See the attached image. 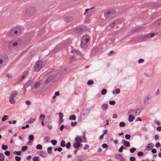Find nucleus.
<instances>
[{
	"instance_id": "obj_60",
	"label": "nucleus",
	"mask_w": 161,
	"mask_h": 161,
	"mask_svg": "<svg viewBox=\"0 0 161 161\" xmlns=\"http://www.w3.org/2000/svg\"><path fill=\"white\" fill-rule=\"evenodd\" d=\"M160 92L159 89H158L156 92L155 93V95L156 96L158 95L159 94Z\"/></svg>"
},
{
	"instance_id": "obj_63",
	"label": "nucleus",
	"mask_w": 161,
	"mask_h": 161,
	"mask_svg": "<svg viewBox=\"0 0 161 161\" xmlns=\"http://www.w3.org/2000/svg\"><path fill=\"white\" fill-rule=\"evenodd\" d=\"M152 152L153 153H156L157 151L155 149H153L152 150Z\"/></svg>"
},
{
	"instance_id": "obj_37",
	"label": "nucleus",
	"mask_w": 161,
	"mask_h": 161,
	"mask_svg": "<svg viewBox=\"0 0 161 161\" xmlns=\"http://www.w3.org/2000/svg\"><path fill=\"white\" fill-rule=\"evenodd\" d=\"M137 154L139 156H142L143 155V153L142 151H139L137 153Z\"/></svg>"
},
{
	"instance_id": "obj_46",
	"label": "nucleus",
	"mask_w": 161,
	"mask_h": 161,
	"mask_svg": "<svg viewBox=\"0 0 161 161\" xmlns=\"http://www.w3.org/2000/svg\"><path fill=\"white\" fill-rule=\"evenodd\" d=\"M115 102L113 100L109 102V104L111 105H114L115 104Z\"/></svg>"
},
{
	"instance_id": "obj_17",
	"label": "nucleus",
	"mask_w": 161,
	"mask_h": 161,
	"mask_svg": "<svg viewBox=\"0 0 161 161\" xmlns=\"http://www.w3.org/2000/svg\"><path fill=\"white\" fill-rule=\"evenodd\" d=\"M40 81H38L35 82L34 84V88L36 89L39 87L40 84Z\"/></svg>"
},
{
	"instance_id": "obj_3",
	"label": "nucleus",
	"mask_w": 161,
	"mask_h": 161,
	"mask_svg": "<svg viewBox=\"0 0 161 161\" xmlns=\"http://www.w3.org/2000/svg\"><path fill=\"white\" fill-rule=\"evenodd\" d=\"M21 44V41L19 40L16 42L11 41L8 42V47L10 49H13L14 47H16L20 46Z\"/></svg>"
},
{
	"instance_id": "obj_55",
	"label": "nucleus",
	"mask_w": 161,
	"mask_h": 161,
	"mask_svg": "<svg viewBox=\"0 0 161 161\" xmlns=\"http://www.w3.org/2000/svg\"><path fill=\"white\" fill-rule=\"evenodd\" d=\"M51 77H49L45 81V83H47L49 81L51 80Z\"/></svg>"
},
{
	"instance_id": "obj_28",
	"label": "nucleus",
	"mask_w": 161,
	"mask_h": 161,
	"mask_svg": "<svg viewBox=\"0 0 161 161\" xmlns=\"http://www.w3.org/2000/svg\"><path fill=\"white\" fill-rule=\"evenodd\" d=\"M60 95L59 92L58 91L56 92L53 96V98L54 99L55 98L56 96H58Z\"/></svg>"
},
{
	"instance_id": "obj_1",
	"label": "nucleus",
	"mask_w": 161,
	"mask_h": 161,
	"mask_svg": "<svg viewBox=\"0 0 161 161\" xmlns=\"http://www.w3.org/2000/svg\"><path fill=\"white\" fill-rule=\"evenodd\" d=\"M90 42L89 37L87 35H85L81 39V46L84 48H86Z\"/></svg>"
},
{
	"instance_id": "obj_53",
	"label": "nucleus",
	"mask_w": 161,
	"mask_h": 161,
	"mask_svg": "<svg viewBox=\"0 0 161 161\" xmlns=\"http://www.w3.org/2000/svg\"><path fill=\"white\" fill-rule=\"evenodd\" d=\"M25 103L26 104L28 105H30L31 103V102L28 100L26 101Z\"/></svg>"
},
{
	"instance_id": "obj_27",
	"label": "nucleus",
	"mask_w": 161,
	"mask_h": 161,
	"mask_svg": "<svg viewBox=\"0 0 161 161\" xmlns=\"http://www.w3.org/2000/svg\"><path fill=\"white\" fill-rule=\"evenodd\" d=\"M4 156L3 154L0 153V161H3L4 160Z\"/></svg>"
},
{
	"instance_id": "obj_9",
	"label": "nucleus",
	"mask_w": 161,
	"mask_h": 161,
	"mask_svg": "<svg viewBox=\"0 0 161 161\" xmlns=\"http://www.w3.org/2000/svg\"><path fill=\"white\" fill-rule=\"evenodd\" d=\"M140 112V110L139 109H136L135 110H131L129 111L128 113L134 116H137L138 115Z\"/></svg>"
},
{
	"instance_id": "obj_39",
	"label": "nucleus",
	"mask_w": 161,
	"mask_h": 161,
	"mask_svg": "<svg viewBox=\"0 0 161 161\" xmlns=\"http://www.w3.org/2000/svg\"><path fill=\"white\" fill-rule=\"evenodd\" d=\"M27 149V146H23L22 147L21 150L23 151H25Z\"/></svg>"
},
{
	"instance_id": "obj_32",
	"label": "nucleus",
	"mask_w": 161,
	"mask_h": 161,
	"mask_svg": "<svg viewBox=\"0 0 161 161\" xmlns=\"http://www.w3.org/2000/svg\"><path fill=\"white\" fill-rule=\"evenodd\" d=\"M107 90L105 89H103L101 92V93L103 95H104L107 93Z\"/></svg>"
},
{
	"instance_id": "obj_18",
	"label": "nucleus",
	"mask_w": 161,
	"mask_h": 161,
	"mask_svg": "<svg viewBox=\"0 0 161 161\" xmlns=\"http://www.w3.org/2000/svg\"><path fill=\"white\" fill-rule=\"evenodd\" d=\"M81 144V143H78L75 142V143L74 144L73 146L75 148L78 149L80 147Z\"/></svg>"
},
{
	"instance_id": "obj_35",
	"label": "nucleus",
	"mask_w": 161,
	"mask_h": 161,
	"mask_svg": "<svg viewBox=\"0 0 161 161\" xmlns=\"http://www.w3.org/2000/svg\"><path fill=\"white\" fill-rule=\"evenodd\" d=\"M51 143L53 145H55L57 142V141L55 140H53L51 141Z\"/></svg>"
},
{
	"instance_id": "obj_45",
	"label": "nucleus",
	"mask_w": 161,
	"mask_h": 161,
	"mask_svg": "<svg viewBox=\"0 0 161 161\" xmlns=\"http://www.w3.org/2000/svg\"><path fill=\"white\" fill-rule=\"evenodd\" d=\"M2 148L4 150H6L8 148V146L6 145H2Z\"/></svg>"
},
{
	"instance_id": "obj_12",
	"label": "nucleus",
	"mask_w": 161,
	"mask_h": 161,
	"mask_svg": "<svg viewBox=\"0 0 161 161\" xmlns=\"http://www.w3.org/2000/svg\"><path fill=\"white\" fill-rule=\"evenodd\" d=\"M115 157L116 158L119 160L120 161H125L124 158L120 153L116 154Z\"/></svg>"
},
{
	"instance_id": "obj_59",
	"label": "nucleus",
	"mask_w": 161,
	"mask_h": 161,
	"mask_svg": "<svg viewBox=\"0 0 161 161\" xmlns=\"http://www.w3.org/2000/svg\"><path fill=\"white\" fill-rule=\"evenodd\" d=\"M58 115L60 118H63V114L61 113H58Z\"/></svg>"
},
{
	"instance_id": "obj_14",
	"label": "nucleus",
	"mask_w": 161,
	"mask_h": 161,
	"mask_svg": "<svg viewBox=\"0 0 161 161\" xmlns=\"http://www.w3.org/2000/svg\"><path fill=\"white\" fill-rule=\"evenodd\" d=\"M28 71L27 70L25 71L22 74L21 79H19V81H21L23 79H24L27 75Z\"/></svg>"
},
{
	"instance_id": "obj_50",
	"label": "nucleus",
	"mask_w": 161,
	"mask_h": 161,
	"mask_svg": "<svg viewBox=\"0 0 161 161\" xmlns=\"http://www.w3.org/2000/svg\"><path fill=\"white\" fill-rule=\"evenodd\" d=\"M45 118V116L43 114H41L39 117L40 119H43L44 120V119Z\"/></svg>"
},
{
	"instance_id": "obj_51",
	"label": "nucleus",
	"mask_w": 161,
	"mask_h": 161,
	"mask_svg": "<svg viewBox=\"0 0 161 161\" xmlns=\"http://www.w3.org/2000/svg\"><path fill=\"white\" fill-rule=\"evenodd\" d=\"M71 125L72 126H75L77 125V122H72L71 123Z\"/></svg>"
},
{
	"instance_id": "obj_40",
	"label": "nucleus",
	"mask_w": 161,
	"mask_h": 161,
	"mask_svg": "<svg viewBox=\"0 0 161 161\" xmlns=\"http://www.w3.org/2000/svg\"><path fill=\"white\" fill-rule=\"evenodd\" d=\"M93 82H94V81L93 80H90L88 81V82H87V84L88 85H90L93 84Z\"/></svg>"
},
{
	"instance_id": "obj_44",
	"label": "nucleus",
	"mask_w": 161,
	"mask_h": 161,
	"mask_svg": "<svg viewBox=\"0 0 161 161\" xmlns=\"http://www.w3.org/2000/svg\"><path fill=\"white\" fill-rule=\"evenodd\" d=\"M130 138V136L129 134H126L125 135V138L127 140L129 139Z\"/></svg>"
},
{
	"instance_id": "obj_41",
	"label": "nucleus",
	"mask_w": 161,
	"mask_h": 161,
	"mask_svg": "<svg viewBox=\"0 0 161 161\" xmlns=\"http://www.w3.org/2000/svg\"><path fill=\"white\" fill-rule=\"evenodd\" d=\"M125 125V123L123 122H121L119 124V126L121 127L124 126Z\"/></svg>"
},
{
	"instance_id": "obj_26",
	"label": "nucleus",
	"mask_w": 161,
	"mask_h": 161,
	"mask_svg": "<svg viewBox=\"0 0 161 161\" xmlns=\"http://www.w3.org/2000/svg\"><path fill=\"white\" fill-rule=\"evenodd\" d=\"M81 31V29L80 28H77L75 29L74 30V32L75 33H78L80 32Z\"/></svg>"
},
{
	"instance_id": "obj_21",
	"label": "nucleus",
	"mask_w": 161,
	"mask_h": 161,
	"mask_svg": "<svg viewBox=\"0 0 161 161\" xmlns=\"http://www.w3.org/2000/svg\"><path fill=\"white\" fill-rule=\"evenodd\" d=\"M120 90L119 89L117 88L114 90L113 92L112 93L113 94H118L120 93Z\"/></svg>"
},
{
	"instance_id": "obj_20",
	"label": "nucleus",
	"mask_w": 161,
	"mask_h": 161,
	"mask_svg": "<svg viewBox=\"0 0 161 161\" xmlns=\"http://www.w3.org/2000/svg\"><path fill=\"white\" fill-rule=\"evenodd\" d=\"M108 108V105L106 104H103L102 106V109L103 110H106Z\"/></svg>"
},
{
	"instance_id": "obj_49",
	"label": "nucleus",
	"mask_w": 161,
	"mask_h": 161,
	"mask_svg": "<svg viewBox=\"0 0 161 161\" xmlns=\"http://www.w3.org/2000/svg\"><path fill=\"white\" fill-rule=\"evenodd\" d=\"M124 148V147L123 146H121L120 147L119 149V151L120 152H122Z\"/></svg>"
},
{
	"instance_id": "obj_5",
	"label": "nucleus",
	"mask_w": 161,
	"mask_h": 161,
	"mask_svg": "<svg viewBox=\"0 0 161 161\" xmlns=\"http://www.w3.org/2000/svg\"><path fill=\"white\" fill-rule=\"evenodd\" d=\"M18 92L15 91L13 92L10 95L9 98V102L11 104H14L16 102L14 97L18 94Z\"/></svg>"
},
{
	"instance_id": "obj_34",
	"label": "nucleus",
	"mask_w": 161,
	"mask_h": 161,
	"mask_svg": "<svg viewBox=\"0 0 161 161\" xmlns=\"http://www.w3.org/2000/svg\"><path fill=\"white\" fill-rule=\"evenodd\" d=\"M42 148V146L40 144H38L36 146V148L37 149H41Z\"/></svg>"
},
{
	"instance_id": "obj_64",
	"label": "nucleus",
	"mask_w": 161,
	"mask_h": 161,
	"mask_svg": "<svg viewBox=\"0 0 161 161\" xmlns=\"http://www.w3.org/2000/svg\"><path fill=\"white\" fill-rule=\"evenodd\" d=\"M154 139L156 140H158L159 139L158 136L157 135H155V136H154Z\"/></svg>"
},
{
	"instance_id": "obj_6",
	"label": "nucleus",
	"mask_w": 161,
	"mask_h": 161,
	"mask_svg": "<svg viewBox=\"0 0 161 161\" xmlns=\"http://www.w3.org/2000/svg\"><path fill=\"white\" fill-rule=\"evenodd\" d=\"M157 35V33L156 32L155 33H150L146 35L142 36L141 38L143 40H146L150 39Z\"/></svg>"
},
{
	"instance_id": "obj_33",
	"label": "nucleus",
	"mask_w": 161,
	"mask_h": 161,
	"mask_svg": "<svg viewBox=\"0 0 161 161\" xmlns=\"http://www.w3.org/2000/svg\"><path fill=\"white\" fill-rule=\"evenodd\" d=\"M29 141L33 140L34 139V136L32 135H30L29 136Z\"/></svg>"
},
{
	"instance_id": "obj_47",
	"label": "nucleus",
	"mask_w": 161,
	"mask_h": 161,
	"mask_svg": "<svg viewBox=\"0 0 161 161\" xmlns=\"http://www.w3.org/2000/svg\"><path fill=\"white\" fill-rule=\"evenodd\" d=\"M14 154H16L18 155H20L21 154V151H14L13 152Z\"/></svg>"
},
{
	"instance_id": "obj_48",
	"label": "nucleus",
	"mask_w": 161,
	"mask_h": 161,
	"mask_svg": "<svg viewBox=\"0 0 161 161\" xmlns=\"http://www.w3.org/2000/svg\"><path fill=\"white\" fill-rule=\"evenodd\" d=\"M15 159L16 161H20L21 158L20 157L16 156L15 157Z\"/></svg>"
},
{
	"instance_id": "obj_10",
	"label": "nucleus",
	"mask_w": 161,
	"mask_h": 161,
	"mask_svg": "<svg viewBox=\"0 0 161 161\" xmlns=\"http://www.w3.org/2000/svg\"><path fill=\"white\" fill-rule=\"evenodd\" d=\"M90 112L89 109L85 108L83 109L80 113L81 115L84 117H86Z\"/></svg>"
},
{
	"instance_id": "obj_29",
	"label": "nucleus",
	"mask_w": 161,
	"mask_h": 161,
	"mask_svg": "<svg viewBox=\"0 0 161 161\" xmlns=\"http://www.w3.org/2000/svg\"><path fill=\"white\" fill-rule=\"evenodd\" d=\"M52 147H49L47 148V152L48 153L51 154L52 152Z\"/></svg>"
},
{
	"instance_id": "obj_42",
	"label": "nucleus",
	"mask_w": 161,
	"mask_h": 161,
	"mask_svg": "<svg viewBox=\"0 0 161 161\" xmlns=\"http://www.w3.org/2000/svg\"><path fill=\"white\" fill-rule=\"evenodd\" d=\"M136 150V148H135V147H133V148H131L130 149V153H133Z\"/></svg>"
},
{
	"instance_id": "obj_7",
	"label": "nucleus",
	"mask_w": 161,
	"mask_h": 161,
	"mask_svg": "<svg viewBox=\"0 0 161 161\" xmlns=\"http://www.w3.org/2000/svg\"><path fill=\"white\" fill-rule=\"evenodd\" d=\"M117 13V9H113L110 10L104 14L105 17L108 18L111 15H114Z\"/></svg>"
},
{
	"instance_id": "obj_56",
	"label": "nucleus",
	"mask_w": 161,
	"mask_h": 161,
	"mask_svg": "<svg viewBox=\"0 0 161 161\" xmlns=\"http://www.w3.org/2000/svg\"><path fill=\"white\" fill-rule=\"evenodd\" d=\"M29 127L28 125H26L25 126H23L22 127V129H24L25 128H28Z\"/></svg>"
},
{
	"instance_id": "obj_15",
	"label": "nucleus",
	"mask_w": 161,
	"mask_h": 161,
	"mask_svg": "<svg viewBox=\"0 0 161 161\" xmlns=\"http://www.w3.org/2000/svg\"><path fill=\"white\" fill-rule=\"evenodd\" d=\"M75 141L76 142L80 143L82 142V140L81 137L78 136L75 138Z\"/></svg>"
},
{
	"instance_id": "obj_57",
	"label": "nucleus",
	"mask_w": 161,
	"mask_h": 161,
	"mask_svg": "<svg viewBox=\"0 0 161 161\" xmlns=\"http://www.w3.org/2000/svg\"><path fill=\"white\" fill-rule=\"evenodd\" d=\"M89 146L87 144H85L83 147V149H86L88 148Z\"/></svg>"
},
{
	"instance_id": "obj_31",
	"label": "nucleus",
	"mask_w": 161,
	"mask_h": 161,
	"mask_svg": "<svg viewBox=\"0 0 161 161\" xmlns=\"http://www.w3.org/2000/svg\"><path fill=\"white\" fill-rule=\"evenodd\" d=\"M70 120H75L76 119V116L75 115H72L70 116L69 117Z\"/></svg>"
},
{
	"instance_id": "obj_2",
	"label": "nucleus",
	"mask_w": 161,
	"mask_h": 161,
	"mask_svg": "<svg viewBox=\"0 0 161 161\" xmlns=\"http://www.w3.org/2000/svg\"><path fill=\"white\" fill-rule=\"evenodd\" d=\"M73 54L71 56L70 60L72 62L75 60L77 58H79L80 57V52L78 50L73 49L71 51Z\"/></svg>"
},
{
	"instance_id": "obj_54",
	"label": "nucleus",
	"mask_w": 161,
	"mask_h": 161,
	"mask_svg": "<svg viewBox=\"0 0 161 161\" xmlns=\"http://www.w3.org/2000/svg\"><path fill=\"white\" fill-rule=\"evenodd\" d=\"M155 146L156 147H160L161 146V145L159 142H158L156 143Z\"/></svg>"
},
{
	"instance_id": "obj_8",
	"label": "nucleus",
	"mask_w": 161,
	"mask_h": 161,
	"mask_svg": "<svg viewBox=\"0 0 161 161\" xmlns=\"http://www.w3.org/2000/svg\"><path fill=\"white\" fill-rule=\"evenodd\" d=\"M44 66V64L42 62L39 61L37 62L35 65V69L36 70H38L40 69Z\"/></svg>"
},
{
	"instance_id": "obj_61",
	"label": "nucleus",
	"mask_w": 161,
	"mask_h": 161,
	"mask_svg": "<svg viewBox=\"0 0 161 161\" xmlns=\"http://www.w3.org/2000/svg\"><path fill=\"white\" fill-rule=\"evenodd\" d=\"M64 125H62L60 127V130L61 131H62L64 127Z\"/></svg>"
},
{
	"instance_id": "obj_22",
	"label": "nucleus",
	"mask_w": 161,
	"mask_h": 161,
	"mask_svg": "<svg viewBox=\"0 0 161 161\" xmlns=\"http://www.w3.org/2000/svg\"><path fill=\"white\" fill-rule=\"evenodd\" d=\"M36 120V118H31L28 121V123L30 124H31L33 123Z\"/></svg>"
},
{
	"instance_id": "obj_23",
	"label": "nucleus",
	"mask_w": 161,
	"mask_h": 161,
	"mask_svg": "<svg viewBox=\"0 0 161 161\" xmlns=\"http://www.w3.org/2000/svg\"><path fill=\"white\" fill-rule=\"evenodd\" d=\"M117 23H118V21H117V20L114 21H113V22L110 23L109 25V26H110L111 27H113Z\"/></svg>"
},
{
	"instance_id": "obj_38",
	"label": "nucleus",
	"mask_w": 161,
	"mask_h": 161,
	"mask_svg": "<svg viewBox=\"0 0 161 161\" xmlns=\"http://www.w3.org/2000/svg\"><path fill=\"white\" fill-rule=\"evenodd\" d=\"M66 19L68 22H70L73 20V18L72 17H69L67 18Z\"/></svg>"
},
{
	"instance_id": "obj_16",
	"label": "nucleus",
	"mask_w": 161,
	"mask_h": 161,
	"mask_svg": "<svg viewBox=\"0 0 161 161\" xmlns=\"http://www.w3.org/2000/svg\"><path fill=\"white\" fill-rule=\"evenodd\" d=\"M128 115L129 116L128 120L130 122H132L135 119V117L133 115H130V114L128 113Z\"/></svg>"
},
{
	"instance_id": "obj_43",
	"label": "nucleus",
	"mask_w": 161,
	"mask_h": 161,
	"mask_svg": "<svg viewBox=\"0 0 161 161\" xmlns=\"http://www.w3.org/2000/svg\"><path fill=\"white\" fill-rule=\"evenodd\" d=\"M71 146L70 143L69 142H68L67 143L66 145V147L67 148H69Z\"/></svg>"
},
{
	"instance_id": "obj_4",
	"label": "nucleus",
	"mask_w": 161,
	"mask_h": 161,
	"mask_svg": "<svg viewBox=\"0 0 161 161\" xmlns=\"http://www.w3.org/2000/svg\"><path fill=\"white\" fill-rule=\"evenodd\" d=\"M36 12V8L33 6H31L27 8L25 11V13L30 16H32Z\"/></svg>"
},
{
	"instance_id": "obj_62",
	"label": "nucleus",
	"mask_w": 161,
	"mask_h": 161,
	"mask_svg": "<svg viewBox=\"0 0 161 161\" xmlns=\"http://www.w3.org/2000/svg\"><path fill=\"white\" fill-rule=\"evenodd\" d=\"M157 23L158 24L160 25L161 24V18L159 19L157 21Z\"/></svg>"
},
{
	"instance_id": "obj_58",
	"label": "nucleus",
	"mask_w": 161,
	"mask_h": 161,
	"mask_svg": "<svg viewBox=\"0 0 161 161\" xmlns=\"http://www.w3.org/2000/svg\"><path fill=\"white\" fill-rule=\"evenodd\" d=\"M135 158L131 157L130 158V161H135Z\"/></svg>"
},
{
	"instance_id": "obj_52",
	"label": "nucleus",
	"mask_w": 161,
	"mask_h": 161,
	"mask_svg": "<svg viewBox=\"0 0 161 161\" xmlns=\"http://www.w3.org/2000/svg\"><path fill=\"white\" fill-rule=\"evenodd\" d=\"M4 153L6 156H9L10 154V152L8 151H5V152Z\"/></svg>"
},
{
	"instance_id": "obj_30",
	"label": "nucleus",
	"mask_w": 161,
	"mask_h": 161,
	"mask_svg": "<svg viewBox=\"0 0 161 161\" xmlns=\"http://www.w3.org/2000/svg\"><path fill=\"white\" fill-rule=\"evenodd\" d=\"M8 118V117L7 115H4L2 117V120L3 121H4L7 120Z\"/></svg>"
},
{
	"instance_id": "obj_11",
	"label": "nucleus",
	"mask_w": 161,
	"mask_h": 161,
	"mask_svg": "<svg viewBox=\"0 0 161 161\" xmlns=\"http://www.w3.org/2000/svg\"><path fill=\"white\" fill-rule=\"evenodd\" d=\"M8 60V57L6 55H3L1 58H0V64L3 63H6Z\"/></svg>"
},
{
	"instance_id": "obj_19",
	"label": "nucleus",
	"mask_w": 161,
	"mask_h": 161,
	"mask_svg": "<svg viewBox=\"0 0 161 161\" xmlns=\"http://www.w3.org/2000/svg\"><path fill=\"white\" fill-rule=\"evenodd\" d=\"M122 142L124 143V145L125 147H129L130 146V143L129 142L123 140Z\"/></svg>"
},
{
	"instance_id": "obj_25",
	"label": "nucleus",
	"mask_w": 161,
	"mask_h": 161,
	"mask_svg": "<svg viewBox=\"0 0 161 161\" xmlns=\"http://www.w3.org/2000/svg\"><path fill=\"white\" fill-rule=\"evenodd\" d=\"M60 146L62 147H64L66 146V143L65 141L62 140L60 142Z\"/></svg>"
},
{
	"instance_id": "obj_13",
	"label": "nucleus",
	"mask_w": 161,
	"mask_h": 161,
	"mask_svg": "<svg viewBox=\"0 0 161 161\" xmlns=\"http://www.w3.org/2000/svg\"><path fill=\"white\" fill-rule=\"evenodd\" d=\"M154 147V144L152 143L148 144L146 147V149L147 150H150L152 149Z\"/></svg>"
},
{
	"instance_id": "obj_24",
	"label": "nucleus",
	"mask_w": 161,
	"mask_h": 161,
	"mask_svg": "<svg viewBox=\"0 0 161 161\" xmlns=\"http://www.w3.org/2000/svg\"><path fill=\"white\" fill-rule=\"evenodd\" d=\"M33 161H40V158L38 156H35L32 158Z\"/></svg>"
},
{
	"instance_id": "obj_36",
	"label": "nucleus",
	"mask_w": 161,
	"mask_h": 161,
	"mask_svg": "<svg viewBox=\"0 0 161 161\" xmlns=\"http://www.w3.org/2000/svg\"><path fill=\"white\" fill-rule=\"evenodd\" d=\"M20 33V30L18 29L17 30H15L14 31V34L15 35H18Z\"/></svg>"
}]
</instances>
